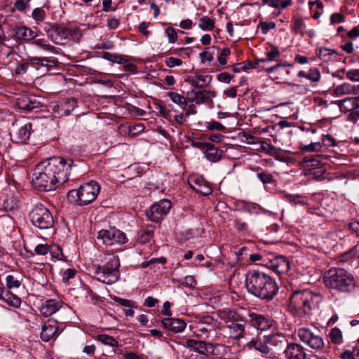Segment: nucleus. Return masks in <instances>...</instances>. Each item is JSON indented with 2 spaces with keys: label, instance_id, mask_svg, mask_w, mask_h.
<instances>
[{
  "label": "nucleus",
  "instance_id": "34",
  "mask_svg": "<svg viewBox=\"0 0 359 359\" xmlns=\"http://www.w3.org/2000/svg\"><path fill=\"white\" fill-rule=\"evenodd\" d=\"M95 339L105 346H109L113 348L118 347L119 346L118 341L113 337L108 334H100L97 335Z\"/></svg>",
  "mask_w": 359,
  "mask_h": 359
},
{
  "label": "nucleus",
  "instance_id": "27",
  "mask_svg": "<svg viewBox=\"0 0 359 359\" xmlns=\"http://www.w3.org/2000/svg\"><path fill=\"white\" fill-rule=\"evenodd\" d=\"M270 268L276 273H285L290 269V264L285 257L278 256L271 261Z\"/></svg>",
  "mask_w": 359,
  "mask_h": 359
},
{
  "label": "nucleus",
  "instance_id": "10",
  "mask_svg": "<svg viewBox=\"0 0 359 359\" xmlns=\"http://www.w3.org/2000/svg\"><path fill=\"white\" fill-rule=\"evenodd\" d=\"M40 312L45 317L50 316L57 313V318H58L59 317L69 315L71 313V309L60 300L49 299L42 304Z\"/></svg>",
  "mask_w": 359,
  "mask_h": 359
},
{
  "label": "nucleus",
  "instance_id": "37",
  "mask_svg": "<svg viewBox=\"0 0 359 359\" xmlns=\"http://www.w3.org/2000/svg\"><path fill=\"white\" fill-rule=\"evenodd\" d=\"M299 148L303 152H318L322 149V144L320 142H311L309 144H300Z\"/></svg>",
  "mask_w": 359,
  "mask_h": 359
},
{
  "label": "nucleus",
  "instance_id": "40",
  "mask_svg": "<svg viewBox=\"0 0 359 359\" xmlns=\"http://www.w3.org/2000/svg\"><path fill=\"white\" fill-rule=\"evenodd\" d=\"M32 16L36 25H40L45 19L46 12L41 8H36L33 10Z\"/></svg>",
  "mask_w": 359,
  "mask_h": 359
},
{
  "label": "nucleus",
  "instance_id": "12",
  "mask_svg": "<svg viewBox=\"0 0 359 359\" xmlns=\"http://www.w3.org/2000/svg\"><path fill=\"white\" fill-rule=\"evenodd\" d=\"M278 343L277 336L264 335L262 337L259 336L252 339L248 343V346L250 348H255L263 354H268L271 349L269 345L276 346Z\"/></svg>",
  "mask_w": 359,
  "mask_h": 359
},
{
  "label": "nucleus",
  "instance_id": "44",
  "mask_svg": "<svg viewBox=\"0 0 359 359\" xmlns=\"http://www.w3.org/2000/svg\"><path fill=\"white\" fill-rule=\"evenodd\" d=\"M165 65L169 68L180 67L183 64L181 59L175 57H168L165 60Z\"/></svg>",
  "mask_w": 359,
  "mask_h": 359
},
{
  "label": "nucleus",
  "instance_id": "2",
  "mask_svg": "<svg viewBox=\"0 0 359 359\" xmlns=\"http://www.w3.org/2000/svg\"><path fill=\"white\" fill-rule=\"evenodd\" d=\"M245 286L248 292L267 301L272 299L278 291L275 279L256 270L250 271L246 274Z\"/></svg>",
  "mask_w": 359,
  "mask_h": 359
},
{
  "label": "nucleus",
  "instance_id": "55",
  "mask_svg": "<svg viewBox=\"0 0 359 359\" xmlns=\"http://www.w3.org/2000/svg\"><path fill=\"white\" fill-rule=\"evenodd\" d=\"M230 55V50L229 48H223L217 57V60L219 65H225L227 63V57Z\"/></svg>",
  "mask_w": 359,
  "mask_h": 359
},
{
  "label": "nucleus",
  "instance_id": "8",
  "mask_svg": "<svg viewBox=\"0 0 359 359\" xmlns=\"http://www.w3.org/2000/svg\"><path fill=\"white\" fill-rule=\"evenodd\" d=\"M111 267L104 266L98 267L95 271V278L104 284L111 285L116 283L119 278L118 267L120 266L118 257L113 256L110 259Z\"/></svg>",
  "mask_w": 359,
  "mask_h": 359
},
{
  "label": "nucleus",
  "instance_id": "64",
  "mask_svg": "<svg viewBox=\"0 0 359 359\" xmlns=\"http://www.w3.org/2000/svg\"><path fill=\"white\" fill-rule=\"evenodd\" d=\"M344 15L339 13H334L330 17V22L332 24L340 23L344 22Z\"/></svg>",
  "mask_w": 359,
  "mask_h": 359
},
{
  "label": "nucleus",
  "instance_id": "63",
  "mask_svg": "<svg viewBox=\"0 0 359 359\" xmlns=\"http://www.w3.org/2000/svg\"><path fill=\"white\" fill-rule=\"evenodd\" d=\"M28 6V0H18L15 4L16 9L19 11H25Z\"/></svg>",
  "mask_w": 359,
  "mask_h": 359
},
{
  "label": "nucleus",
  "instance_id": "31",
  "mask_svg": "<svg viewBox=\"0 0 359 359\" xmlns=\"http://www.w3.org/2000/svg\"><path fill=\"white\" fill-rule=\"evenodd\" d=\"M191 187L197 192H199L204 196H208L212 192V189L209 184L201 178H196L194 181V184H191Z\"/></svg>",
  "mask_w": 359,
  "mask_h": 359
},
{
  "label": "nucleus",
  "instance_id": "50",
  "mask_svg": "<svg viewBox=\"0 0 359 359\" xmlns=\"http://www.w3.org/2000/svg\"><path fill=\"white\" fill-rule=\"evenodd\" d=\"M69 32L67 41L71 39L74 41H79L82 36L81 32L79 28L69 29Z\"/></svg>",
  "mask_w": 359,
  "mask_h": 359
},
{
  "label": "nucleus",
  "instance_id": "47",
  "mask_svg": "<svg viewBox=\"0 0 359 359\" xmlns=\"http://www.w3.org/2000/svg\"><path fill=\"white\" fill-rule=\"evenodd\" d=\"M276 27V23L273 22H260L258 25V29H261L262 34H266L269 30Z\"/></svg>",
  "mask_w": 359,
  "mask_h": 359
},
{
  "label": "nucleus",
  "instance_id": "16",
  "mask_svg": "<svg viewBox=\"0 0 359 359\" xmlns=\"http://www.w3.org/2000/svg\"><path fill=\"white\" fill-rule=\"evenodd\" d=\"M76 107L77 101L75 99H65L53 107V111L57 116H68Z\"/></svg>",
  "mask_w": 359,
  "mask_h": 359
},
{
  "label": "nucleus",
  "instance_id": "35",
  "mask_svg": "<svg viewBox=\"0 0 359 359\" xmlns=\"http://www.w3.org/2000/svg\"><path fill=\"white\" fill-rule=\"evenodd\" d=\"M329 338L334 344H341L343 343V334L341 330L338 327H333L330 330Z\"/></svg>",
  "mask_w": 359,
  "mask_h": 359
},
{
  "label": "nucleus",
  "instance_id": "42",
  "mask_svg": "<svg viewBox=\"0 0 359 359\" xmlns=\"http://www.w3.org/2000/svg\"><path fill=\"white\" fill-rule=\"evenodd\" d=\"M280 56V51L277 47L273 46L270 51L266 53V57L261 60L262 62H269L275 60Z\"/></svg>",
  "mask_w": 359,
  "mask_h": 359
},
{
  "label": "nucleus",
  "instance_id": "58",
  "mask_svg": "<svg viewBox=\"0 0 359 359\" xmlns=\"http://www.w3.org/2000/svg\"><path fill=\"white\" fill-rule=\"evenodd\" d=\"M76 271L74 269L69 268L65 270L62 273V280L64 283H67L70 279L74 278Z\"/></svg>",
  "mask_w": 359,
  "mask_h": 359
},
{
  "label": "nucleus",
  "instance_id": "13",
  "mask_svg": "<svg viewBox=\"0 0 359 359\" xmlns=\"http://www.w3.org/2000/svg\"><path fill=\"white\" fill-rule=\"evenodd\" d=\"M67 316L59 317L56 320L49 319L44 323L41 332V338L44 341H48L57 336L58 323H64L68 320Z\"/></svg>",
  "mask_w": 359,
  "mask_h": 359
},
{
  "label": "nucleus",
  "instance_id": "9",
  "mask_svg": "<svg viewBox=\"0 0 359 359\" xmlns=\"http://www.w3.org/2000/svg\"><path fill=\"white\" fill-rule=\"evenodd\" d=\"M97 241L102 244L111 246L113 245H123L128 242L126 233L116 227L110 226L108 229H101L98 231Z\"/></svg>",
  "mask_w": 359,
  "mask_h": 359
},
{
  "label": "nucleus",
  "instance_id": "38",
  "mask_svg": "<svg viewBox=\"0 0 359 359\" xmlns=\"http://www.w3.org/2000/svg\"><path fill=\"white\" fill-rule=\"evenodd\" d=\"M336 54L334 50L322 47L318 50V56L323 61L327 62L332 60V56Z\"/></svg>",
  "mask_w": 359,
  "mask_h": 359
},
{
  "label": "nucleus",
  "instance_id": "46",
  "mask_svg": "<svg viewBox=\"0 0 359 359\" xmlns=\"http://www.w3.org/2000/svg\"><path fill=\"white\" fill-rule=\"evenodd\" d=\"M257 177L264 184H270L273 180V175L268 172L262 171L261 172H258L257 174Z\"/></svg>",
  "mask_w": 359,
  "mask_h": 359
},
{
  "label": "nucleus",
  "instance_id": "26",
  "mask_svg": "<svg viewBox=\"0 0 359 359\" xmlns=\"http://www.w3.org/2000/svg\"><path fill=\"white\" fill-rule=\"evenodd\" d=\"M161 323L164 328L174 333L182 332L187 326L185 321L180 318H164Z\"/></svg>",
  "mask_w": 359,
  "mask_h": 359
},
{
  "label": "nucleus",
  "instance_id": "33",
  "mask_svg": "<svg viewBox=\"0 0 359 359\" xmlns=\"http://www.w3.org/2000/svg\"><path fill=\"white\" fill-rule=\"evenodd\" d=\"M215 20L209 16L204 15L198 20V27L203 31H212L215 27Z\"/></svg>",
  "mask_w": 359,
  "mask_h": 359
},
{
  "label": "nucleus",
  "instance_id": "60",
  "mask_svg": "<svg viewBox=\"0 0 359 359\" xmlns=\"http://www.w3.org/2000/svg\"><path fill=\"white\" fill-rule=\"evenodd\" d=\"M34 251L37 255H45L50 252V248L46 244H39L35 247Z\"/></svg>",
  "mask_w": 359,
  "mask_h": 359
},
{
  "label": "nucleus",
  "instance_id": "30",
  "mask_svg": "<svg viewBox=\"0 0 359 359\" xmlns=\"http://www.w3.org/2000/svg\"><path fill=\"white\" fill-rule=\"evenodd\" d=\"M330 94L334 97H342L346 95H352L351 83H342L339 85L334 86L330 91Z\"/></svg>",
  "mask_w": 359,
  "mask_h": 359
},
{
  "label": "nucleus",
  "instance_id": "24",
  "mask_svg": "<svg viewBox=\"0 0 359 359\" xmlns=\"http://www.w3.org/2000/svg\"><path fill=\"white\" fill-rule=\"evenodd\" d=\"M331 104H337L343 112H348L359 108V97L358 96L347 97L344 100L331 102Z\"/></svg>",
  "mask_w": 359,
  "mask_h": 359
},
{
  "label": "nucleus",
  "instance_id": "14",
  "mask_svg": "<svg viewBox=\"0 0 359 359\" xmlns=\"http://www.w3.org/2000/svg\"><path fill=\"white\" fill-rule=\"evenodd\" d=\"M217 326V321L210 316L201 318L194 326V334L197 337H208V333L213 332Z\"/></svg>",
  "mask_w": 359,
  "mask_h": 359
},
{
  "label": "nucleus",
  "instance_id": "11",
  "mask_svg": "<svg viewBox=\"0 0 359 359\" xmlns=\"http://www.w3.org/2000/svg\"><path fill=\"white\" fill-rule=\"evenodd\" d=\"M172 207L171 202L167 199L154 203L146 211L148 219L154 222H158L168 213Z\"/></svg>",
  "mask_w": 359,
  "mask_h": 359
},
{
  "label": "nucleus",
  "instance_id": "39",
  "mask_svg": "<svg viewBox=\"0 0 359 359\" xmlns=\"http://www.w3.org/2000/svg\"><path fill=\"white\" fill-rule=\"evenodd\" d=\"M205 125L208 130L223 132L226 130V127L224 125L214 120L205 122Z\"/></svg>",
  "mask_w": 359,
  "mask_h": 359
},
{
  "label": "nucleus",
  "instance_id": "25",
  "mask_svg": "<svg viewBox=\"0 0 359 359\" xmlns=\"http://www.w3.org/2000/svg\"><path fill=\"white\" fill-rule=\"evenodd\" d=\"M249 317L252 324L257 330H266L272 325V320L263 315L257 314L255 313H250Z\"/></svg>",
  "mask_w": 359,
  "mask_h": 359
},
{
  "label": "nucleus",
  "instance_id": "54",
  "mask_svg": "<svg viewBox=\"0 0 359 359\" xmlns=\"http://www.w3.org/2000/svg\"><path fill=\"white\" fill-rule=\"evenodd\" d=\"M29 67L28 62H20L16 65V67L14 69V73L16 75L21 76L26 73L27 69Z\"/></svg>",
  "mask_w": 359,
  "mask_h": 359
},
{
  "label": "nucleus",
  "instance_id": "32",
  "mask_svg": "<svg viewBox=\"0 0 359 359\" xmlns=\"http://www.w3.org/2000/svg\"><path fill=\"white\" fill-rule=\"evenodd\" d=\"M33 40V43L34 45L37 46L38 47L41 48L42 50L45 51L50 52L55 54L59 53L58 49L56 47L48 43V41L46 39L36 38Z\"/></svg>",
  "mask_w": 359,
  "mask_h": 359
},
{
  "label": "nucleus",
  "instance_id": "5",
  "mask_svg": "<svg viewBox=\"0 0 359 359\" xmlns=\"http://www.w3.org/2000/svg\"><path fill=\"white\" fill-rule=\"evenodd\" d=\"M100 191V185L96 182L91 181L81 185L79 189L70 190L67 196L71 203L84 206L94 201Z\"/></svg>",
  "mask_w": 359,
  "mask_h": 359
},
{
  "label": "nucleus",
  "instance_id": "3",
  "mask_svg": "<svg viewBox=\"0 0 359 359\" xmlns=\"http://www.w3.org/2000/svg\"><path fill=\"white\" fill-rule=\"evenodd\" d=\"M324 283L327 287L342 292H350L355 287L353 276L341 268H332L324 274Z\"/></svg>",
  "mask_w": 359,
  "mask_h": 359
},
{
  "label": "nucleus",
  "instance_id": "6",
  "mask_svg": "<svg viewBox=\"0 0 359 359\" xmlns=\"http://www.w3.org/2000/svg\"><path fill=\"white\" fill-rule=\"evenodd\" d=\"M29 217L33 226L40 230L53 227L54 219L50 211L43 204L37 203L29 212Z\"/></svg>",
  "mask_w": 359,
  "mask_h": 359
},
{
  "label": "nucleus",
  "instance_id": "1",
  "mask_svg": "<svg viewBox=\"0 0 359 359\" xmlns=\"http://www.w3.org/2000/svg\"><path fill=\"white\" fill-rule=\"evenodd\" d=\"M71 164L62 157H53L39 162L32 174V183L40 191L55 190L57 185L66 182L69 176Z\"/></svg>",
  "mask_w": 359,
  "mask_h": 359
},
{
  "label": "nucleus",
  "instance_id": "41",
  "mask_svg": "<svg viewBox=\"0 0 359 359\" xmlns=\"http://www.w3.org/2000/svg\"><path fill=\"white\" fill-rule=\"evenodd\" d=\"M320 156H306L304 158V162L306 163L307 167L318 168L321 165V162L319 159Z\"/></svg>",
  "mask_w": 359,
  "mask_h": 359
},
{
  "label": "nucleus",
  "instance_id": "62",
  "mask_svg": "<svg viewBox=\"0 0 359 359\" xmlns=\"http://www.w3.org/2000/svg\"><path fill=\"white\" fill-rule=\"evenodd\" d=\"M57 65V60L55 59L43 57L42 61L41 62V67H52Z\"/></svg>",
  "mask_w": 359,
  "mask_h": 359
},
{
  "label": "nucleus",
  "instance_id": "20",
  "mask_svg": "<svg viewBox=\"0 0 359 359\" xmlns=\"http://www.w3.org/2000/svg\"><path fill=\"white\" fill-rule=\"evenodd\" d=\"M189 96V101L195 102L196 104H201L211 100L212 98L216 96V93L214 90H192L188 93Z\"/></svg>",
  "mask_w": 359,
  "mask_h": 359
},
{
  "label": "nucleus",
  "instance_id": "45",
  "mask_svg": "<svg viewBox=\"0 0 359 359\" xmlns=\"http://www.w3.org/2000/svg\"><path fill=\"white\" fill-rule=\"evenodd\" d=\"M112 299L117 303L118 305L126 308H135V302L128 299H123L118 297H114Z\"/></svg>",
  "mask_w": 359,
  "mask_h": 359
},
{
  "label": "nucleus",
  "instance_id": "52",
  "mask_svg": "<svg viewBox=\"0 0 359 359\" xmlns=\"http://www.w3.org/2000/svg\"><path fill=\"white\" fill-rule=\"evenodd\" d=\"M192 53V49L190 47L187 48H180L175 49L172 51V54L178 55L179 56L189 57L191 53Z\"/></svg>",
  "mask_w": 359,
  "mask_h": 359
},
{
  "label": "nucleus",
  "instance_id": "21",
  "mask_svg": "<svg viewBox=\"0 0 359 359\" xmlns=\"http://www.w3.org/2000/svg\"><path fill=\"white\" fill-rule=\"evenodd\" d=\"M212 79V76L210 74L196 72L194 75L189 76L186 81L195 88H203L211 83Z\"/></svg>",
  "mask_w": 359,
  "mask_h": 359
},
{
  "label": "nucleus",
  "instance_id": "49",
  "mask_svg": "<svg viewBox=\"0 0 359 359\" xmlns=\"http://www.w3.org/2000/svg\"><path fill=\"white\" fill-rule=\"evenodd\" d=\"M285 197L289 202L294 204H304L306 203L304 197L299 195L286 194Z\"/></svg>",
  "mask_w": 359,
  "mask_h": 359
},
{
  "label": "nucleus",
  "instance_id": "22",
  "mask_svg": "<svg viewBox=\"0 0 359 359\" xmlns=\"http://www.w3.org/2000/svg\"><path fill=\"white\" fill-rule=\"evenodd\" d=\"M245 323L243 320L227 321L226 327L229 330L230 337L238 339L243 337Z\"/></svg>",
  "mask_w": 359,
  "mask_h": 359
},
{
  "label": "nucleus",
  "instance_id": "18",
  "mask_svg": "<svg viewBox=\"0 0 359 359\" xmlns=\"http://www.w3.org/2000/svg\"><path fill=\"white\" fill-rule=\"evenodd\" d=\"M185 346L200 354L211 353L214 351L213 345L202 340L188 339Z\"/></svg>",
  "mask_w": 359,
  "mask_h": 359
},
{
  "label": "nucleus",
  "instance_id": "57",
  "mask_svg": "<svg viewBox=\"0 0 359 359\" xmlns=\"http://www.w3.org/2000/svg\"><path fill=\"white\" fill-rule=\"evenodd\" d=\"M165 34L168 37L169 43H175L177 39V33L172 27H168L165 29Z\"/></svg>",
  "mask_w": 359,
  "mask_h": 359
},
{
  "label": "nucleus",
  "instance_id": "28",
  "mask_svg": "<svg viewBox=\"0 0 359 359\" xmlns=\"http://www.w3.org/2000/svg\"><path fill=\"white\" fill-rule=\"evenodd\" d=\"M16 104L20 109L27 111L40 107V102L36 99L24 95L17 99Z\"/></svg>",
  "mask_w": 359,
  "mask_h": 359
},
{
  "label": "nucleus",
  "instance_id": "36",
  "mask_svg": "<svg viewBox=\"0 0 359 359\" xmlns=\"http://www.w3.org/2000/svg\"><path fill=\"white\" fill-rule=\"evenodd\" d=\"M168 95L170 97V98L172 100V101L179 105L180 108L185 109H187V98L184 97L183 95L176 93V92H169L168 93Z\"/></svg>",
  "mask_w": 359,
  "mask_h": 359
},
{
  "label": "nucleus",
  "instance_id": "7",
  "mask_svg": "<svg viewBox=\"0 0 359 359\" xmlns=\"http://www.w3.org/2000/svg\"><path fill=\"white\" fill-rule=\"evenodd\" d=\"M300 341L316 352H324L325 344L320 332L307 327H299L297 331Z\"/></svg>",
  "mask_w": 359,
  "mask_h": 359
},
{
  "label": "nucleus",
  "instance_id": "19",
  "mask_svg": "<svg viewBox=\"0 0 359 359\" xmlns=\"http://www.w3.org/2000/svg\"><path fill=\"white\" fill-rule=\"evenodd\" d=\"M69 28L64 27H57L52 28L48 32V38L55 44L63 45L67 43V36L69 34Z\"/></svg>",
  "mask_w": 359,
  "mask_h": 359
},
{
  "label": "nucleus",
  "instance_id": "48",
  "mask_svg": "<svg viewBox=\"0 0 359 359\" xmlns=\"http://www.w3.org/2000/svg\"><path fill=\"white\" fill-rule=\"evenodd\" d=\"M322 147H333L336 144V140L331 135H322Z\"/></svg>",
  "mask_w": 359,
  "mask_h": 359
},
{
  "label": "nucleus",
  "instance_id": "4",
  "mask_svg": "<svg viewBox=\"0 0 359 359\" xmlns=\"http://www.w3.org/2000/svg\"><path fill=\"white\" fill-rule=\"evenodd\" d=\"M319 296L311 290H296L290 297L289 310L294 316L308 314L317 303Z\"/></svg>",
  "mask_w": 359,
  "mask_h": 359
},
{
  "label": "nucleus",
  "instance_id": "53",
  "mask_svg": "<svg viewBox=\"0 0 359 359\" xmlns=\"http://www.w3.org/2000/svg\"><path fill=\"white\" fill-rule=\"evenodd\" d=\"M153 238V231L147 230L144 231L138 238L137 241L140 243L144 244L149 243Z\"/></svg>",
  "mask_w": 359,
  "mask_h": 359
},
{
  "label": "nucleus",
  "instance_id": "61",
  "mask_svg": "<svg viewBox=\"0 0 359 359\" xmlns=\"http://www.w3.org/2000/svg\"><path fill=\"white\" fill-rule=\"evenodd\" d=\"M182 285L189 287H194L196 285V280L194 277L192 276H187L184 278V279L180 282Z\"/></svg>",
  "mask_w": 359,
  "mask_h": 359
},
{
  "label": "nucleus",
  "instance_id": "29",
  "mask_svg": "<svg viewBox=\"0 0 359 359\" xmlns=\"http://www.w3.org/2000/svg\"><path fill=\"white\" fill-rule=\"evenodd\" d=\"M205 157L210 162L219 161L223 155L222 150L219 149L212 143H210L203 152Z\"/></svg>",
  "mask_w": 359,
  "mask_h": 359
},
{
  "label": "nucleus",
  "instance_id": "51",
  "mask_svg": "<svg viewBox=\"0 0 359 359\" xmlns=\"http://www.w3.org/2000/svg\"><path fill=\"white\" fill-rule=\"evenodd\" d=\"M321 78L320 71L317 68L311 69L307 73V79L318 82Z\"/></svg>",
  "mask_w": 359,
  "mask_h": 359
},
{
  "label": "nucleus",
  "instance_id": "59",
  "mask_svg": "<svg viewBox=\"0 0 359 359\" xmlns=\"http://www.w3.org/2000/svg\"><path fill=\"white\" fill-rule=\"evenodd\" d=\"M104 57L108 60H110L113 62H116L118 64H122L126 61V59L121 55H117L115 54L106 53L104 55Z\"/></svg>",
  "mask_w": 359,
  "mask_h": 359
},
{
  "label": "nucleus",
  "instance_id": "23",
  "mask_svg": "<svg viewBox=\"0 0 359 359\" xmlns=\"http://www.w3.org/2000/svg\"><path fill=\"white\" fill-rule=\"evenodd\" d=\"M12 33L15 39L25 41H30L35 39L38 36L35 31L25 26L14 27L12 30Z\"/></svg>",
  "mask_w": 359,
  "mask_h": 359
},
{
  "label": "nucleus",
  "instance_id": "56",
  "mask_svg": "<svg viewBox=\"0 0 359 359\" xmlns=\"http://www.w3.org/2000/svg\"><path fill=\"white\" fill-rule=\"evenodd\" d=\"M346 78L354 82H359V69H352L346 72Z\"/></svg>",
  "mask_w": 359,
  "mask_h": 359
},
{
  "label": "nucleus",
  "instance_id": "15",
  "mask_svg": "<svg viewBox=\"0 0 359 359\" xmlns=\"http://www.w3.org/2000/svg\"><path fill=\"white\" fill-rule=\"evenodd\" d=\"M32 132V125L30 122L24 123H16L14 126L13 134H11L12 140L18 144L26 143L29 140Z\"/></svg>",
  "mask_w": 359,
  "mask_h": 359
},
{
  "label": "nucleus",
  "instance_id": "43",
  "mask_svg": "<svg viewBox=\"0 0 359 359\" xmlns=\"http://www.w3.org/2000/svg\"><path fill=\"white\" fill-rule=\"evenodd\" d=\"M6 286L9 289L18 288L21 285V281L13 275H8L6 278Z\"/></svg>",
  "mask_w": 359,
  "mask_h": 359
},
{
  "label": "nucleus",
  "instance_id": "17",
  "mask_svg": "<svg viewBox=\"0 0 359 359\" xmlns=\"http://www.w3.org/2000/svg\"><path fill=\"white\" fill-rule=\"evenodd\" d=\"M286 359H306V350L297 343H290L284 351Z\"/></svg>",
  "mask_w": 359,
  "mask_h": 359
}]
</instances>
